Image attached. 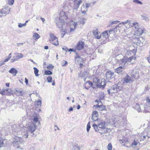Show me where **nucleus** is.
<instances>
[{"instance_id":"1","label":"nucleus","mask_w":150,"mask_h":150,"mask_svg":"<svg viewBox=\"0 0 150 150\" xmlns=\"http://www.w3.org/2000/svg\"><path fill=\"white\" fill-rule=\"evenodd\" d=\"M57 27L60 28L61 37L63 38L65 34L74 32L76 28L75 23L67 19H57L56 22Z\"/></svg>"},{"instance_id":"2","label":"nucleus","mask_w":150,"mask_h":150,"mask_svg":"<svg viewBox=\"0 0 150 150\" xmlns=\"http://www.w3.org/2000/svg\"><path fill=\"white\" fill-rule=\"evenodd\" d=\"M22 126L19 125H14L12 127V132L15 136L12 142L13 146L16 149L20 148L21 145L23 144L25 142L23 138L20 135L21 134V130L22 129Z\"/></svg>"},{"instance_id":"3","label":"nucleus","mask_w":150,"mask_h":150,"mask_svg":"<svg viewBox=\"0 0 150 150\" xmlns=\"http://www.w3.org/2000/svg\"><path fill=\"white\" fill-rule=\"evenodd\" d=\"M22 126L19 125H14L12 127V132L15 136L12 142L13 146L16 149L20 148L21 145L23 144L25 142L23 138L20 135L21 134V130L22 129Z\"/></svg>"},{"instance_id":"4","label":"nucleus","mask_w":150,"mask_h":150,"mask_svg":"<svg viewBox=\"0 0 150 150\" xmlns=\"http://www.w3.org/2000/svg\"><path fill=\"white\" fill-rule=\"evenodd\" d=\"M36 126L34 123H31L29 124L27 127H23L21 132L22 137L25 138H27L28 134L33 132L36 129Z\"/></svg>"},{"instance_id":"5","label":"nucleus","mask_w":150,"mask_h":150,"mask_svg":"<svg viewBox=\"0 0 150 150\" xmlns=\"http://www.w3.org/2000/svg\"><path fill=\"white\" fill-rule=\"evenodd\" d=\"M134 108L139 112L143 111V112H145L148 111V110L150 109V106H149V104H147V103L145 105H144V106H143L142 104H140L137 103L136 104Z\"/></svg>"},{"instance_id":"6","label":"nucleus","mask_w":150,"mask_h":150,"mask_svg":"<svg viewBox=\"0 0 150 150\" xmlns=\"http://www.w3.org/2000/svg\"><path fill=\"white\" fill-rule=\"evenodd\" d=\"M136 59V57H130L127 58L126 57H124L123 58L120 59L118 62L120 64L122 65H125L127 62L128 63H133L134 62Z\"/></svg>"},{"instance_id":"7","label":"nucleus","mask_w":150,"mask_h":150,"mask_svg":"<svg viewBox=\"0 0 150 150\" xmlns=\"http://www.w3.org/2000/svg\"><path fill=\"white\" fill-rule=\"evenodd\" d=\"M122 89V86L120 84H118L112 86L110 89L108 90V94L115 93L121 91Z\"/></svg>"},{"instance_id":"8","label":"nucleus","mask_w":150,"mask_h":150,"mask_svg":"<svg viewBox=\"0 0 150 150\" xmlns=\"http://www.w3.org/2000/svg\"><path fill=\"white\" fill-rule=\"evenodd\" d=\"M109 35L108 34V31H105L103 32L101 35L100 40L101 43L103 44L106 43L108 41Z\"/></svg>"},{"instance_id":"9","label":"nucleus","mask_w":150,"mask_h":150,"mask_svg":"<svg viewBox=\"0 0 150 150\" xmlns=\"http://www.w3.org/2000/svg\"><path fill=\"white\" fill-rule=\"evenodd\" d=\"M50 42L56 46L58 45L59 42L57 38L52 33L50 34Z\"/></svg>"},{"instance_id":"10","label":"nucleus","mask_w":150,"mask_h":150,"mask_svg":"<svg viewBox=\"0 0 150 150\" xmlns=\"http://www.w3.org/2000/svg\"><path fill=\"white\" fill-rule=\"evenodd\" d=\"M137 52V49L134 47L133 46L130 47L129 50H127L126 53V54L127 55H132V57H135V56L136 55Z\"/></svg>"},{"instance_id":"11","label":"nucleus","mask_w":150,"mask_h":150,"mask_svg":"<svg viewBox=\"0 0 150 150\" xmlns=\"http://www.w3.org/2000/svg\"><path fill=\"white\" fill-rule=\"evenodd\" d=\"M144 29L141 27L137 30H134V35L139 36L142 35L144 32Z\"/></svg>"},{"instance_id":"12","label":"nucleus","mask_w":150,"mask_h":150,"mask_svg":"<svg viewBox=\"0 0 150 150\" xmlns=\"http://www.w3.org/2000/svg\"><path fill=\"white\" fill-rule=\"evenodd\" d=\"M96 123L98 124V128L99 129H105V122L99 119L98 121L96 122Z\"/></svg>"},{"instance_id":"13","label":"nucleus","mask_w":150,"mask_h":150,"mask_svg":"<svg viewBox=\"0 0 150 150\" xmlns=\"http://www.w3.org/2000/svg\"><path fill=\"white\" fill-rule=\"evenodd\" d=\"M106 81L104 79H102L98 84H97L96 86L99 88H103L106 84Z\"/></svg>"},{"instance_id":"14","label":"nucleus","mask_w":150,"mask_h":150,"mask_svg":"<svg viewBox=\"0 0 150 150\" xmlns=\"http://www.w3.org/2000/svg\"><path fill=\"white\" fill-rule=\"evenodd\" d=\"M84 42L81 41L78 42L76 45V49L78 50H81L83 49L84 47Z\"/></svg>"},{"instance_id":"15","label":"nucleus","mask_w":150,"mask_h":150,"mask_svg":"<svg viewBox=\"0 0 150 150\" xmlns=\"http://www.w3.org/2000/svg\"><path fill=\"white\" fill-rule=\"evenodd\" d=\"M90 4H86L85 5L83 4L81 6V11L82 13H85L88 10Z\"/></svg>"},{"instance_id":"16","label":"nucleus","mask_w":150,"mask_h":150,"mask_svg":"<svg viewBox=\"0 0 150 150\" xmlns=\"http://www.w3.org/2000/svg\"><path fill=\"white\" fill-rule=\"evenodd\" d=\"M147 137V133L145 131H144L139 136V140L140 141H143Z\"/></svg>"},{"instance_id":"17","label":"nucleus","mask_w":150,"mask_h":150,"mask_svg":"<svg viewBox=\"0 0 150 150\" xmlns=\"http://www.w3.org/2000/svg\"><path fill=\"white\" fill-rule=\"evenodd\" d=\"M98 115L97 111H95L93 112L92 116V119L93 121L96 122L99 120V119L98 118Z\"/></svg>"},{"instance_id":"18","label":"nucleus","mask_w":150,"mask_h":150,"mask_svg":"<svg viewBox=\"0 0 150 150\" xmlns=\"http://www.w3.org/2000/svg\"><path fill=\"white\" fill-rule=\"evenodd\" d=\"M82 2V0H75L74 1V8L77 9L79 8L80 5Z\"/></svg>"},{"instance_id":"19","label":"nucleus","mask_w":150,"mask_h":150,"mask_svg":"<svg viewBox=\"0 0 150 150\" xmlns=\"http://www.w3.org/2000/svg\"><path fill=\"white\" fill-rule=\"evenodd\" d=\"M93 35L95 38L99 39L101 38V35L97 30H95L93 31Z\"/></svg>"},{"instance_id":"20","label":"nucleus","mask_w":150,"mask_h":150,"mask_svg":"<svg viewBox=\"0 0 150 150\" xmlns=\"http://www.w3.org/2000/svg\"><path fill=\"white\" fill-rule=\"evenodd\" d=\"M59 19H67L68 17L66 13L63 11H62L59 14Z\"/></svg>"},{"instance_id":"21","label":"nucleus","mask_w":150,"mask_h":150,"mask_svg":"<svg viewBox=\"0 0 150 150\" xmlns=\"http://www.w3.org/2000/svg\"><path fill=\"white\" fill-rule=\"evenodd\" d=\"M92 86V83L90 81H88L84 84V87L87 89L89 88Z\"/></svg>"},{"instance_id":"22","label":"nucleus","mask_w":150,"mask_h":150,"mask_svg":"<svg viewBox=\"0 0 150 150\" xmlns=\"http://www.w3.org/2000/svg\"><path fill=\"white\" fill-rule=\"evenodd\" d=\"M114 73L111 71H108L106 74V77L108 79H110L114 75Z\"/></svg>"},{"instance_id":"23","label":"nucleus","mask_w":150,"mask_h":150,"mask_svg":"<svg viewBox=\"0 0 150 150\" xmlns=\"http://www.w3.org/2000/svg\"><path fill=\"white\" fill-rule=\"evenodd\" d=\"M10 8L8 7H4L1 10L4 15L8 13L10 11Z\"/></svg>"},{"instance_id":"24","label":"nucleus","mask_w":150,"mask_h":150,"mask_svg":"<svg viewBox=\"0 0 150 150\" xmlns=\"http://www.w3.org/2000/svg\"><path fill=\"white\" fill-rule=\"evenodd\" d=\"M32 120H33V123H34L35 124L38 122V115L36 113H34Z\"/></svg>"},{"instance_id":"25","label":"nucleus","mask_w":150,"mask_h":150,"mask_svg":"<svg viewBox=\"0 0 150 150\" xmlns=\"http://www.w3.org/2000/svg\"><path fill=\"white\" fill-rule=\"evenodd\" d=\"M94 107L96 108H99L98 110L100 111H102L103 110H105L106 107L105 106L103 105H96L94 106Z\"/></svg>"},{"instance_id":"26","label":"nucleus","mask_w":150,"mask_h":150,"mask_svg":"<svg viewBox=\"0 0 150 150\" xmlns=\"http://www.w3.org/2000/svg\"><path fill=\"white\" fill-rule=\"evenodd\" d=\"M124 81L126 83H130L132 82V81L131 77L129 75H127L125 77Z\"/></svg>"},{"instance_id":"27","label":"nucleus","mask_w":150,"mask_h":150,"mask_svg":"<svg viewBox=\"0 0 150 150\" xmlns=\"http://www.w3.org/2000/svg\"><path fill=\"white\" fill-rule=\"evenodd\" d=\"M124 69V67L122 66L119 67L116 69L115 71L118 74H121Z\"/></svg>"},{"instance_id":"28","label":"nucleus","mask_w":150,"mask_h":150,"mask_svg":"<svg viewBox=\"0 0 150 150\" xmlns=\"http://www.w3.org/2000/svg\"><path fill=\"white\" fill-rule=\"evenodd\" d=\"M85 23V21H83V19H80L79 21L75 23V25L76 26V28L77 26L81 27Z\"/></svg>"},{"instance_id":"29","label":"nucleus","mask_w":150,"mask_h":150,"mask_svg":"<svg viewBox=\"0 0 150 150\" xmlns=\"http://www.w3.org/2000/svg\"><path fill=\"white\" fill-rule=\"evenodd\" d=\"M9 72L15 76L17 74L18 71L14 68H12L9 71Z\"/></svg>"},{"instance_id":"30","label":"nucleus","mask_w":150,"mask_h":150,"mask_svg":"<svg viewBox=\"0 0 150 150\" xmlns=\"http://www.w3.org/2000/svg\"><path fill=\"white\" fill-rule=\"evenodd\" d=\"M83 60V59L81 58L80 56L78 55H76V56L75 57V62L77 64L80 63Z\"/></svg>"},{"instance_id":"31","label":"nucleus","mask_w":150,"mask_h":150,"mask_svg":"<svg viewBox=\"0 0 150 150\" xmlns=\"http://www.w3.org/2000/svg\"><path fill=\"white\" fill-rule=\"evenodd\" d=\"M117 119L115 118L114 120L111 119L110 120V123L111 125H113L114 126H115L117 125V123H120L119 121L118 122H117Z\"/></svg>"},{"instance_id":"32","label":"nucleus","mask_w":150,"mask_h":150,"mask_svg":"<svg viewBox=\"0 0 150 150\" xmlns=\"http://www.w3.org/2000/svg\"><path fill=\"white\" fill-rule=\"evenodd\" d=\"M132 26L134 28V30H137L139 28H140L142 27L137 22H135L134 23H132Z\"/></svg>"},{"instance_id":"33","label":"nucleus","mask_w":150,"mask_h":150,"mask_svg":"<svg viewBox=\"0 0 150 150\" xmlns=\"http://www.w3.org/2000/svg\"><path fill=\"white\" fill-rule=\"evenodd\" d=\"M4 141H5V139H3L1 137V135H0V148L4 146Z\"/></svg>"},{"instance_id":"34","label":"nucleus","mask_w":150,"mask_h":150,"mask_svg":"<svg viewBox=\"0 0 150 150\" xmlns=\"http://www.w3.org/2000/svg\"><path fill=\"white\" fill-rule=\"evenodd\" d=\"M40 36L37 33H34L33 35V37L34 40L39 38Z\"/></svg>"},{"instance_id":"35","label":"nucleus","mask_w":150,"mask_h":150,"mask_svg":"<svg viewBox=\"0 0 150 150\" xmlns=\"http://www.w3.org/2000/svg\"><path fill=\"white\" fill-rule=\"evenodd\" d=\"M42 100L40 99H39L37 101L35 102V104L37 105L38 107L40 106L41 105Z\"/></svg>"},{"instance_id":"36","label":"nucleus","mask_w":150,"mask_h":150,"mask_svg":"<svg viewBox=\"0 0 150 150\" xmlns=\"http://www.w3.org/2000/svg\"><path fill=\"white\" fill-rule=\"evenodd\" d=\"M100 82V80L97 77H95L93 79V83L98 84Z\"/></svg>"},{"instance_id":"37","label":"nucleus","mask_w":150,"mask_h":150,"mask_svg":"<svg viewBox=\"0 0 150 150\" xmlns=\"http://www.w3.org/2000/svg\"><path fill=\"white\" fill-rule=\"evenodd\" d=\"M15 54L16 55L18 59L22 58L23 56V55L21 53H16Z\"/></svg>"},{"instance_id":"38","label":"nucleus","mask_w":150,"mask_h":150,"mask_svg":"<svg viewBox=\"0 0 150 150\" xmlns=\"http://www.w3.org/2000/svg\"><path fill=\"white\" fill-rule=\"evenodd\" d=\"M93 127L96 132H97L98 130H100L99 128H98V125H97L96 124H94L93 125Z\"/></svg>"},{"instance_id":"39","label":"nucleus","mask_w":150,"mask_h":150,"mask_svg":"<svg viewBox=\"0 0 150 150\" xmlns=\"http://www.w3.org/2000/svg\"><path fill=\"white\" fill-rule=\"evenodd\" d=\"M33 69H34V72L36 76H38L39 74L38 73L39 72L38 70L36 67H34Z\"/></svg>"},{"instance_id":"40","label":"nucleus","mask_w":150,"mask_h":150,"mask_svg":"<svg viewBox=\"0 0 150 150\" xmlns=\"http://www.w3.org/2000/svg\"><path fill=\"white\" fill-rule=\"evenodd\" d=\"M88 71L85 70L83 72V77H87L88 75Z\"/></svg>"},{"instance_id":"41","label":"nucleus","mask_w":150,"mask_h":150,"mask_svg":"<svg viewBox=\"0 0 150 150\" xmlns=\"http://www.w3.org/2000/svg\"><path fill=\"white\" fill-rule=\"evenodd\" d=\"M28 22V21H26L25 23H19L18 24V26L19 28H21L22 27L25 26L26 25V23Z\"/></svg>"},{"instance_id":"42","label":"nucleus","mask_w":150,"mask_h":150,"mask_svg":"<svg viewBox=\"0 0 150 150\" xmlns=\"http://www.w3.org/2000/svg\"><path fill=\"white\" fill-rule=\"evenodd\" d=\"M44 73L46 75H52V72L50 71H45Z\"/></svg>"},{"instance_id":"43","label":"nucleus","mask_w":150,"mask_h":150,"mask_svg":"<svg viewBox=\"0 0 150 150\" xmlns=\"http://www.w3.org/2000/svg\"><path fill=\"white\" fill-rule=\"evenodd\" d=\"M114 29H111L110 30H106V31H108V34L109 35L111 34H113L114 33Z\"/></svg>"},{"instance_id":"44","label":"nucleus","mask_w":150,"mask_h":150,"mask_svg":"<svg viewBox=\"0 0 150 150\" xmlns=\"http://www.w3.org/2000/svg\"><path fill=\"white\" fill-rule=\"evenodd\" d=\"M112 146L111 143H110L108 144L107 146V149L108 150H112Z\"/></svg>"},{"instance_id":"45","label":"nucleus","mask_w":150,"mask_h":150,"mask_svg":"<svg viewBox=\"0 0 150 150\" xmlns=\"http://www.w3.org/2000/svg\"><path fill=\"white\" fill-rule=\"evenodd\" d=\"M47 79V82L49 83H50L51 82L52 80V77L50 76H48Z\"/></svg>"},{"instance_id":"46","label":"nucleus","mask_w":150,"mask_h":150,"mask_svg":"<svg viewBox=\"0 0 150 150\" xmlns=\"http://www.w3.org/2000/svg\"><path fill=\"white\" fill-rule=\"evenodd\" d=\"M137 74V73L136 72H134V71H133V72L131 74V75L132 77L134 78L136 77V75Z\"/></svg>"},{"instance_id":"47","label":"nucleus","mask_w":150,"mask_h":150,"mask_svg":"<svg viewBox=\"0 0 150 150\" xmlns=\"http://www.w3.org/2000/svg\"><path fill=\"white\" fill-rule=\"evenodd\" d=\"M91 128V126L90 125V122H89L87 125L86 130L87 132H88Z\"/></svg>"},{"instance_id":"48","label":"nucleus","mask_w":150,"mask_h":150,"mask_svg":"<svg viewBox=\"0 0 150 150\" xmlns=\"http://www.w3.org/2000/svg\"><path fill=\"white\" fill-rule=\"evenodd\" d=\"M17 59H18L17 58L16 56H14L13 57V58L11 59V62H13L17 60Z\"/></svg>"},{"instance_id":"49","label":"nucleus","mask_w":150,"mask_h":150,"mask_svg":"<svg viewBox=\"0 0 150 150\" xmlns=\"http://www.w3.org/2000/svg\"><path fill=\"white\" fill-rule=\"evenodd\" d=\"M133 2L136 4L141 5L142 4V3L139 0H133Z\"/></svg>"},{"instance_id":"50","label":"nucleus","mask_w":150,"mask_h":150,"mask_svg":"<svg viewBox=\"0 0 150 150\" xmlns=\"http://www.w3.org/2000/svg\"><path fill=\"white\" fill-rule=\"evenodd\" d=\"M8 90V89L6 88V89L3 88L2 89V90H1V92L2 93H1V95H4L5 94V92L6 91H7Z\"/></svg>"},{"instance_id":"51","label":"nucleus","mask_w":150,"mask_h":150,"mask_svg":"<svg viewBox=\"0 0 150 150\" xmlns=\"http://www.w3.org/2000/svg\"><path fill=\"white\" fill-rule=\"evenodd\" d=\"M68 64V62L67 61L65 60H63L62 63V66H66Z\"/></svg>"},{"instance_id":"52","label":"nucleus","mask_w":150,"mask_h":150,"mask_svg":"<svg viewBox=\"0 0 150 150\" xmlns=\"http://www.w3.org/2000/svg\"><path fill=\"white\" fill-rule=\"evenodd\" d=\"M54 67L52 64H50L47 67V68L49 70H51L54 68Z\"/></svg>"},{"instance_id":"53","label":"nucleus","mask_w":150,"mask_h":150,"mask_svg":"<svg viewBox=\"0 0 150 150\" xmlns=\"http://www.w3.org/2000/svg\"><path fill=\"white\" fill-rule=\"evenodd\" d=\"M8 3L9 4L12 5L13 4L14 2V0H8Z\"/></svg>"},{"instance_id":"54","label":"nucleus","mask_w":150,"mask_h":150,"mask_svg":"<svg viewBox=\"0 0 150 150\" xmlns=\"http://www.w3.org/2000/svg\"><path fill=\"white\" fill-rule=\"evenodd\" d=\"M146 102H147V104H148L149 106H150V97H148L147 98Z\"/></svg>"},{"instance_id":"55","label":"nucleus","mask_w":150,"mask_h":150,"mask_svg":"<svg viewBox=\"0 0 150 150\" xmlns=\"http://www.w3.org/2000/svg\"><path fill=\"white\" fill-rule=\"evenodd\" d=\"M139 143V142H138V141L137 142L135 140H134V142L132 143V146H136Z\"/></svg>"},{"instance_id":"56","label":"nucleus","mask_w":150,"mask_h":150,"mask_svg":"<svg viewBox=\"0 0 150 150\" xmlns=\"http://www.w3.org/2000/svg\"><path fill=\"white\" fill-rule=\"evenodd\" d=\"M130 23V21L129 20H127V21L122 22V23L124 24L126 23H128V24L129 25Z\"/></svg>"},{"instance_id":"57","label":"nucleus","mask_w":150,"mask_h":150,"mask_svg":"<svg viewBox=\"0 0 150 150\" xmlns=\"http://www.w3.org/2000/svg\"><path fill=\"white\" fill-rule=\"evenodd\" d=\"M119 21H115L112 22L111 23V25H112L114 24H117L118 23Z\"/></svg>"},{"instance_id":"58","label":"nucleus","mask_w":150,"mask_h":150,"mask_svg":"<svg viewBox=\"0 0 150 150\" xmlns=\"http://www.w3.org/2000/svg\"><path fill=\"white\" fill-rule=\"evenodd\" d=\"M62 49L66 52H68L69 49L66 47H64L62 48Z\"/></svg>"},{"instance_id":"59","label":"nucleus","mask_w":150,"mask_h":150,"mask_svg":"<svg viewBox=\"0 0 150 150\" xmlns=\"http://www.w3.org/2000/svg\"><path fill=\"white\" fill-rule=\"evenodd\" d=\"M73 150H80V148L78 146H76L74 147Z\"/></svg>"},{"instance_id":"60","label":"nucleus","mask_w":150,"mask_h":150,"mask_svg":"<svg viewBox=\"0 0 150 150\" xmlns=\"http://www.w3.org/2000/svg\"><path fill=\"white\" fill-rule=\"evenodd\" d=\"M5 15H4L2 10L0 11V17H1L2 16H5Z\"/></svg>"},{"instance_id":"61","label":"nucleus","mask_w":150,"mask_h":150,"mask_svg":"<svg viewBox=\"0 0 150 150\" xmlns=\"http://www.w3.org/2000/svg\"><path fill=\"white\" fill-rule=\"evenodd\" d=\"M140 39V38L139 37L137 38H134V40H137V42L139 43V39Z\"/></svg>"},{"instance_id":"62","label":"nucleus","mask_w":150,"mask_h":150,"mask_svg":"<svg viewBox=\"0 0 150 150\" xmlns=\"http://www.w3.org/2000/svg\"><path fill=\"white\" fill-rule=\"evenodd\" d=\"M25 82L26 84V85H28V79H27L25 78Z\"/></svg>"},{"instance_id":"63","label":"nucleus","mask_w":150,"mask_h":150,"mask_svg":"<svg viewBox=\"0 0 150 150\" xmlns=\"http://www.w3.org/2000/svg\"><path fill=\"white\" fill-rule=\"evenodd\" d=\"M146 59L148 62L150 64V56L147 57Z\"/></svg>"},{"instance_id":"64","label":"nucleus","mask_w":150,"mask_h":150,"mask_svg":"<svg viewBox=\"0 0 150 150\" xmlns=\"http://www.w3.org/2000/svg\"><path fill=\"white\" fill-rule=\"evenodd\" d=\"M16 91L19 93L20 94H21L22 93V91L20 90H17Z\"/></svg>"}]
</instances>
